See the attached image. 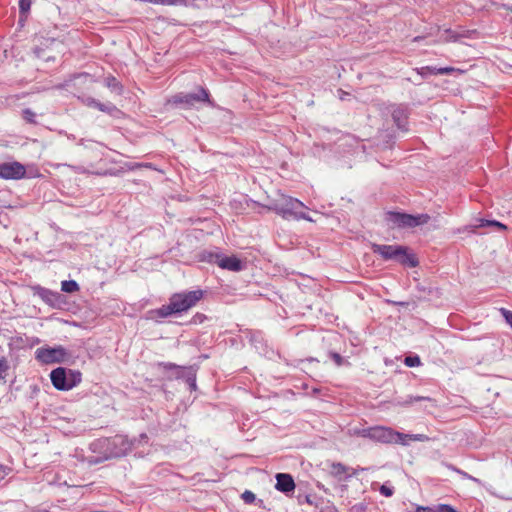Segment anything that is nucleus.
<instances>
[{
  "label": "nucleus",
  "instance_id": "nucleus-1",
  "mask_svg": "<svg viewBox=\"0 0 512 512\" xmlns=\"http://www.w3.org/2000/svg\"><path fill=\"white\" fill-rule=\"evenodd\" d=\"M358 435L383 444H400L407 446L412 441L427 442L429 437L425 434H405L386 426H373L362 429Z\"/></svg>",
  "mask_w": 512,
  "mask_h": 512
},
{
  "label": "nucleus",
  "instance_id": "nucleus-2",
  "mask_svg": "<svg viewBox=\"0 0 512 512\" xmlns=\"http://www.w3.org/2000/svg\"><path fill=\"white\" fill-rule=\"evenodd\" d=\"M133 445V441L129 440L127 436L124 435H115L109 438L98 439L93 442L91 446L94 451H101L103 456L101 459L95 460L94 463L125 456L132 450Z\"/></svg>",
  "mask_w": 512,
  "mask_h": 512
},
{
  "label": "nucleus",
  "instance_id": "nucleus-3",
  "mask_svg": "<svg viewBox=\"0 0 512 512\" xmlns=\"http://www.w3.org/2000/svg\"><path fill=\"white\" fill-rule=\"evenodd\" d=\"M307 208L303 202L300 200L293 198L291 196H287L282 194L279 199L275 200V202L268 207L269 210L276 212L285 220H306L309 222H313V219L310 218L306 213L298 212L297 209Z\"/></svg>",
  "mask_w": 512,
  "mask_h": 512
},
{
  "label": "nucleus",
  "instance_id": "nucleus-4",
  "mask_svg": "<svg viewBox=\"0 0 512 512\" xmlns=\"http://www.w3.org/2000/svg\"><path fill=\"white\" fill-rule=\"evenodd\" d=\"M372 250L374 253L381 255L385 260L393 259L409 267H416L418 265L416 257L409 254L408 249L403 246L373 244Z\"/></svg>",
  "mask_w": 512,
  "mask_h": 512
},
{
  "label": "nucleus",
  "instance_id": "nucleus-5",
  "mask_svg": "<svg viewBox=\"0 0 512 512\" xmlns=\"http://www.w3.org/2000/svg\"><path fill=\"white\" fill-rule=\"evenodd\" d=\"M387 220L393 226L399 228L405 227H416L428 223L430 216L428 214H420L413 216L410 214L399 213V212H387Z\"/></svg>",
  "mask_w": 512,
  "mask_h": 512
},
{
  "label": "nucleus",
  "instance_id": "nucleus-6",
  "mask_svg": "<svg viewBox=\"0 0 512 512\" xmlns=\"http://www.w3.org/2000/svg\"><path fill=\"white\" fill-rule=\"evenodd\" d=\"M203 297L201 290L175 293L170 297L175 313H181L194 307Z\"/></svg>",
  "mask_w": 512,
  "mask_h": 512
},
{
  "label": "nucleus",
  "instance_id": "nucleus-7",
  "mask_svg": "<svg viewBox=\"0 0 512 512\" xmlns=\"http://www.w3.org/2000/svg\"><path fill=\"white\" fill-rule=\"evenodd\" d=\"M204 259L209 262H214L220 268L227 269L229 271L238 272L243 269L241 260L236 256H222L217 253H208V256Z\"/></svg>",
  "mask_w": 512,
  "mask_h": 512
},
{
  "label": "nucleus",
  "instance_id": "nucleus-8",
  "mask_svg": "<svg viewBox=\"0 0 512 512\" xmlns=\"http://www.w3.org/2000/svg\"><path fill=\"white\" fill-rule=\"evenodd\" d=\"M26 168L17 161L0 164V178L6 180H20L25 177Z\"/></svg>",
  "mask_w": 512,
  "mask_h": 512
},
{
  "label": "nucleus",
  "instance_id": "nucleus-9",
  "mask_svg": "<svg viewBox=\"0 0 512 512\" xmlns=\"http://www.w3.org/2000/svg\"><path fill=\"white\" fill-rule=\"evenodd\" d=\"M66 357V351L62 347L57 348H40L36 350V359L42 363H60Z\"/></svg>",
  "mask_w": 512,
  "mask_h": 512
},
{
  "label": "nucleus",
  "instance_id": "nucleus-10",
  "mask_svg": "<svg viewBox=\"0 0 512 512\" xmlns=\"http://www.w3.org/2000/svg\"><path fill=\"white\" fill-rule=\"evenodd\" d=\"M50 379L53 386L60 391L70 390L76 385L75 380H70L67 378L66 371L62 367H58L52 370Z\"/></svg>",
  "mask_w": 512,
  "mask_h": 512
},
{
  "label": "nucleus",
  "instance_id": "nucleus-11",
  "mask_svg": "<svg viewBox=\"0 0 512 512\" xmlns=\"http://www.w3.org/2000/svg\"><path fill=\"white\" fill-rule=\"evenodd\" d=\"M173 103L183 104L186 107L193 106L196 102H210L208 92L200 87L198 93L196 94H185V95H176L172 99Z\"/></svg>",
  "mask_w": 512,
  "mask_h": 512
},
{
  "label": "nucleus",
  "instance_id": "nucleus-12",
  "mask_svg": "<svg viewBox=\"0 0 512 512\" xmlns=\"http://www.w3.org/2000/svg\"><path fill=\"white\" fill-rule=\"evenodd\" d=\"M329 474L339 481H345L358 475V471L340 462H332L329 465Z\"/></svg>",
  "mask_w": 512,
  "mask_h": 512
},
{
  "label": "nucleus",
  "instance_id": "nucleus-13",
  "mask_svg": "<svg viewBox=\"0 0 512 512\" xmlns=\"http://www.w3.org/2000/svg\"><path fill=\"white\" fill-rule=\"evenodd\" d=\"M276 489L278 491L289 493L294 491L295 489V482L293 480V477L290 474L285 473H279L276 476Z\"/></svg>",
  "mask_w": 512,
  "mask_h": 512
},
{
  "label": "nucleus",
  "instance_id": "nucleus-14",
  "mask_svg": "<svg viewBox=\"0 0 512 512\" xmlns=\"http://www.w3.org/2000/svg\"><path fill=\"white\" fill-rule=\"evenodd\" d=\"M79 93L83 97V102L88 107H93V108H96V109H98L100 111L108 112V113H111L114 110H116L115 106H113L112 104L100 103V102L96 101L95 99H93L91 97H85V92L84 91H79Z\"/></svg>",
  "mask_w": 512,
  "mask_h": 512
},
{
  "label": "nucleus",
  "instance_id": "nucleus-15",
  "mask_svg": "<svg viewBox=\"0 0 512 512\" xmlns=\"http://www.w3.org/2000/svg\"><path fill=\"white\" fill-rule=\"evenodd\" d=\"M151 313L154 315V317L158 318H166L172 314H176L175 310L172 306V302L169 300V304L163 305L162 307L151 311Z\"/></svg>",
  "mask_w": 512,
  "mask_h": 512
},
{
  "label": "nucleus",
  "instance_id": "nucleus-16",
  "mask_svg": "<svg viewBox=\"0 0 512 512\" xmlns=\"http://www.w3.org/2000/svg\"><path fill=\"white\" fill-rule=\"evenodd\" d=\"M486 226H495L502 230L507 229V227L504 224H502L501 222H498L495 220L480 219L479 223L477 225L471 226V232L474 233L477 228L486 227Z\"/></svg>",
  "mask_w": 512,
  "mask_h": 512
},
{
  "label": "nucleus",
  "instance_id": "nucleus-17",
  "mask_svg": "<svg viewBox=\"0 0 512 512\" xmlns=\"http://www.w3.org/2000/svg\"><path fill=\"white\" fill-rule=\"evenodd\" d=\"M61 290L66 293H73L79 290V285L74 280H65L61 283Z\"/></svg>",
  "mask_w": 512,
  "mask_h": 512
},
{
  "label": "nucleus",
  "instance_id": "nucleus-18",
  "mask_svg": "<svg viewBox=\"0 0 512 512\" xmlns=\"http://www.w3.org/2000/svg\"><path fill=\"white\" fill-rule=\"evenodd\" d=\"M10 369L9 361L5 357H0V380H5L8 370Z\"/></svg>",
  "mask_w": 512,
  "mask_h": 512
},
{
  "label": "nucleus",
  "instance_id": "nucleus-19",
  "mask_svg": "<svg viewBox=\"0 0 512 512\" xmlns=\"http://www.w3.org/2000/svg\"><path fill=\"white\" fill-rule=\"evenodd\" d=\"M75 81V85H90L94 82V79L89 74H80L75 78Z\"/></svg>",
  "mask_w": 512,
  "mask_h": 512
},
{
  "label": "nucleus",
  "instance_id": "nucleus-20",
  "mask_svg": "<svg viewBox=\"0 0 512 512\" xmlns=\"http://www.w3.org/2000/svg\"><path fill=\"white\" fill-rule=\"evenodd\" d=\"M31 0H19V11L21 16H26L31 8Z\"/></svg>",
  "mask_w": 512,
  "mask_h": 512
},
{
  "label": "nucleus",
  "instance_id": "nucleus-21",
  "mask_svg": "<svg viewBox=\"0 0 512 512\" xmlns=\"http://www.w3.org/2000/svg\"><path fill=\"white\" fill-rule=\"evenodd\" d=\"M404 364L408 367H417L421 364V360L418 356H407L404 359Z\"/></svg>",
  "mask_w": 512,
  "mask_h": 512
},
{
  "label": "nucleus",
  "instance_id": "nucleus-22",
  "mask_svg": "<svg viewBox=\"0 0 512 512\" xmlns=\"http://www.w3.org/2000/svg\"><path fill=\"white\" fill-rule=\"evenodd\" d=\"M241 498L247 504H251L255 501V494L252 491L246 490L242 493Z\"/></svg>",
  "mask_w": 512,
  "mask_h": 512
},
{
  "label": "nucleus",
  "instance_id": "nucleus-23",
  "mask_svg": "<svg viewBox=\"0 0 512 512\" xmlns=\"http://www.w3.org/2000/svg\"><path fill=\"white\" fill-rule=\"evenodd\" d=\"M35 117H36V114L32 110H30V109L23 110V118L26 121H28L30 123H34Z\"/></svg>",
  "mask_w": 512,
  "mask_h": 512
},
{
  "label": "nucleus",
  "instance_id": "nucleus-24",
  "mask_svg": "<svg viewBox=\"0 0 512 512\" xmlns=\"http://www.w3.org/2000/svg\"><path fill=\"white\" fill-rule=\"evenodd\" d=\"M438 69L439 68H435V67H431V66H426V67H422L421 71L419 73L421 75H427V74L437 75V74H439L438 73Z\"/></svg>",
  "mask_w": 512,
  "mask_h": 512
},
{
  "label": "nucleus",
  "instance_id": "nucleus-25",
  "mask_svg": "<svg viewBox=\"0 0 512 512\" xmlns=\"http://www.w3.org/2000/svg\"><path fill=\"white\" fill-rule=\"evenodd\" d=\"M437 512H458L456 509H454L452 506L447 504H438L437 505Z\"/></svg>",
  "mask_w": 512,
  "mask_h": 512
},
{
  "label": "nucleus",
  "instance_id": "nucleus-26",
  "mask_svg": "<svg viewBox=\"0 0 512 512\" xmlns=\"http://www.w3.org/2000/svg\"><path fill=\"white\" fill-rule=\"evenodd\" d=\"M380 493L386 497H390L393 495L394 491H393V488L391 487H388L386 485H382L380 487Z\"/></svg>",
  "mask_w": 512,
  "mask_h": 512
},
{
  "label": "nucleus",
  "instance_id": "nucleus-27",
  "mask_svg": "<svg viewBox=\"0 0 512 512\" xmlns=\"http://www.w3.org/2000/svg\"><path fill=\"white\" fill-rule=\"evenodd\" d=\"M415 512H437V505L435 506H418Z\"/></svg>",
  "mask_w": 512,
  "mask_h": 512
},
{
  "label": "nucleus",
  "instance_id": "nucleus-28",
  "mask_svg": "<svg viewBox=\"0 0 512 512\" xmlns=\"http://www.w3.org/2000/svg\"><path fill=\"white\" fill-rule=\"evenodd\" d=\"M107 86L111 88H119V82L114 77L107 78Z\"/></svg>",
  "mask_w": 512,
  "mask_h": 512
},
{
  "label": "nucleus",
  "instance_id": "nucleus-29",
  "mask_svg": "<svg viewBox=\"0 0 512 512\" xmlns=\"http://www.w3.org/2000/svg\"><path fill=\"white\" fill-rule=\"evenodd\" d=\"M10 469L5 465L0 464V481L3 480L8 474Z\"/></svg>",
  "mask_w": 512,
  "mask_h": 512
},
{
  "label": "nucleus",
  "instance_id": "nucleus-30",
  "mask_svg": "<svg viewBox=\"0 0 512 512\" xmlns=\"http://www.w3.org/2000/svg\"><path fill=\"white\" fill-rule=\"evenodd\" d=\"M455 71H458V69H455L454 67H444L438 69L439 74H450Z\"/></svg>",
  "mask_w": 512,
  "mask_h": 512
},
{
  "label": "nucleus",
  "instance_id": "nucleus-31",
  "mask_svg": "<svg viewBox=\"0 0 512 512\" xmlns=\"http://www.w3.org/2000/svg\"><path fill=\"white\" fill-rule=\"evenodd\" d=\"M422 400H428V401H431L432 399L429 398V397H414V398H411V400L409 401V403H412L414 401H422Z\"/></svg>",
  "mask_w": 512,
  "mask_h": 512
},
{
  "label": "nucleus",
  "instance_id": "nucleus-32",
  "mask_svg": "<svg viewBox=\"0 0 512 512\" xmlns=\"http://www.w3.org/2000/svg\"><path fill=\"white\" fill-rule=\"evenodd\" d=\"M332 357H333L334 361H336V363H337L338 365H340V364H341V362H342V357H341L339 354H335V353H334V354L332 355Z\"/></svg>",
  "mask_w": 512,
  "mask_h": 512
},
{
  "label": "nucleus",
  "instance_id": "nucleus-33",
  "mask_svg": "<svg viewBox=\"0 0 512 512\" xmlns=\"http://www.w3.org/2000/svg\"><path fill=\"white\" fill-rule=\"evenodd\" d=\"M41 52H42V50H41V49H37V51H36V53H37V55H38L39 57H41V56H42V55H41Z\"/></svg>",
  "mask_w": 512,
  "mask_h": 512
},
{
  "label": "nucleus",
  "instance_id": "nucleus-34",
  "mask_svg": "<svg viewBox=\"0 0 512 512\" xmlns=\"http://www.w3.org/2000/svg\"><path fill=\"white\" fill-rule=\"evenodd\" d=\"M50 45H52V46H53V45H58V44L55 42V40H54V39H52V40L50 41Z\"/></svg>",
  "mask_w": 512,
  "mask_h": 512
},
{
  "label": "nucleus",
  "instance_id": "nucleus-35",
  "mask_svg": "<svg viewBox=\"0 0 512 512\" xmlns=\"http://www.w3.org/2000/svg\"><path fill=\"white\" fill-rule=\"evenodd\" d=\"M445 33L452 32L450 28L444 30Z\"/></svg>",
  "mask_w": 512,
  "mask_h": 512
},
{
  "label": "nucleus",
  "instance_id": "nucleus-36",
  "mask_svg": "<svg viewBox=\"0 0 512 512\" xmlns=\"http://www.w3.org/2000/svg\"><path fill=\"white\" fill-rule=\"evenodd\" d=\"M465 32H467V33L476 32V30H466Z\"/></svg>",
  "mask_w": 512,
  "mask_h": 512
},
{
  "label": "nucleus",
  "instance_id": "nucleus-37",
  "mask_svg": "<svg viewBox=\"0 0 512 512\" xmlns=\"http://www.w3.org/2000/svg\"><path fill=\"white\" fill-rule=\"evenodd\" d=\"M504 7H506L507 9L511 10L512 11V7H508L506 5H504Z\"/></svg>",
  "mask_w": 512,
  "mask_h": 512
},
{
  "label": "nucleus",
  "instance_id": "nucleus-38",
  "mask_svg": "<svg viewBox=\"0 0 512 512\" xmlns=\"http://www.w3.org/2000/svg\"><path fill=\"white\" fill-rule=\"evenodd\" d=\"M419 39H420V37H415L414 41H418Z\"/></svg>",
  "mask_w": 512,
  "mask_h": 512
}]
</instances>
